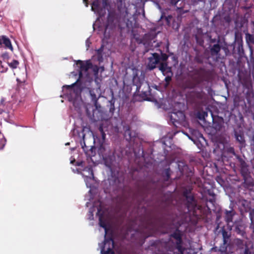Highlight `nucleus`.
<instances>
[{"instance_id":"603ef678","label":"nucleus","mask_w":254,"mask_h":254,"mask_svg":"<svg viewBox=\"0 0 254 254\" xmlns=\"http://www.w3.org/2000/svg\"><path fill=\"white\" fill-rule=\"evenodd\" d=\"M251 61H253V62H254V57H251Z\"/></svg>"},{"instance_id":"4be33fe9","label":"nucleus","mask_w":254,"mask_h":254,"mask_svg":"<svg viewBox=\"0 0 254 254\" xmlns=\"http://www.w3.org/2000/svg\"><path fill=\"white\" fill-rule=\"evenodd\" d=\"M235 214V212L232 210H226L225 220L228 224L232 222Z\"/></svg>"},{"instance_id":"9b49d317","label":"nucleus","mask_w":254,"mask_h":254,"mask_svg":"<svg viewBox=\"0 0 254 254\" xmlns=\"http://www.w3.org/2000/svg\"><path fill=\"white\" fill-rule=\"evenodd\" d=\"M160 61V55L156 53L152 54V57L148 58V68L152 70L156 67V64H159Z\"/></svg>"},{"instance_id":"1a4fd4ad","label":"nucleus","mask_w":254,"mask_h":254,"mask_svg":"<svg viewBox=\"0 0 254 254\" xmlns=\"http://www.w3.org/2000/svg\"><path fill=\"white\" fill-rule=\"evenodd\" d=\"M114 247V241L112 237L106 239L104 240V245L101 249L102 254H114L113 250Z\"/></svg>"},{"instance_id":"49530a36","label":"nucleus","mask_w":254,"mask_h":254,"mask_svg":"<svg viewBox=\"0 0 254 254\" xmlns=\"http://www.w3.org/2000/svg\"><path fill=\"white\" fill-rule=\"evenodd\" d=\"M82 164V162H77L76 165L78 166H81Z\"/></svg>"},{"instance_id":"7c9ffc66","label":"nucleus","mask_w":254,"mask_h":254,"mask_svg":"<svg viewBox=\"0 0 254 254\" xmlns=\"http://www.w3.org/2000/svg\"><path fill=\"white\" fill-rule=\"evenodd\" d=\"M165 75L166 76V77L165 78V81H166L165 86H167L169 85L170 82L172 80V76L173 75V73L171 71L170 73H166V74Z\"/></svg>"},{"instance_id":"6e6552de","label":"nucleus","mask_w":254,"mask_h":254,"mask_svg":"<svg viewBox=\"0 0 254 254\" xmlns=\"http://www.w3.org/2000/svg\"><path fill=\"white\" fill-rule=\"evenodd\" d=\"M221 46L218 44H215L209 47L210 57L214 62H217L221 59L220 53Z\"/></svg>"},{"instance_id":"5fc2aeb1","label":"nucleus","mask_w":254,"mask_h":254,"mask_svg":"<svg viewBox=\"0 0 254 254\" xmlns=\"http://www.w3.org/2000/svg\"><path fill=\"white\" fill-rule=\"evenodd\" d=\"M235 23L237 26H239L238 24H237V21H235Z\"/></svg>"},{"instance_id":"4d7b16f0","label":"nucleus","mask_w":254,"mask_h":254,"mask_svg":"<svg viewBox=\"0 0 254 254\" xmlns=\"http://www.w3.org/2000/svg\"><path fill=\"white\" fill-rule=\"evenodd\" d=\"M252 55H253V51H251V56H252Z\"/></svg>"},{"instance_id":"c9c22d12","label":"nucleus","mask_w":254,"mask_h":254,"mask_svg":"<svg viewBox=\"0 0 254 254\" xmlns=\"http://www.w3.org/2000/svg\"><path fill=\"white\" fill-rule=\"evenodd\" d=\"M115 110V106H114V102H111L110 105V112L113 113L114 111Z\"/></svg>"},{"instance_id":"423d86ee","label":"nucleus","mask_w":254,"mask_h":254,"mask_svg":"<svg viewBox=\"0 0 254 254\" xmlns=\"http://www.w3.org/2000/svg\"><path fill=\"white\" fill-rule=\"evenodd\" d=\"M103 158L106 166L109 169L112 174L115 171L117 164L114 154L110 153L108 155H103Z\"/></svg>"},{"instance_id":"f3484780","label":"nucleus","mask_w":254,"mask_h":254,"mask_svg":"<svg viewBox=\"0 0 254 254\" xmlns=\"http://www.w3.org/2000/svg\"><path fill=\"white\" fill-rule=\"evenodd\" d=\"M81 174L86 179H93L94 178L93 171L91 166L85 167L83 170V173H81Z\"/></svg>"},{"instance_id":"f03ea898","label":"nucleus","mask_w":254,"mask_h":254,"mask_svg":"<svg viewBox=\"0 0 254 254\" xmlns=\"http://www.w3.org/2000/svg\"><path fill=\"white\" fill-rule=\"evenodd\" d=\"M132 235L138 237L136 243L142 244L147 238L152 236L157 230V219L154 216H147L141 219L140 223ZM132 236V238H133Z\"/></svg>"},{"instance_id":"aec40b11","label":"nucleus","mask_w":254,"mask_h":254,"mask_svg":"<svg viewBox=\"0 0 254 254\" xmlns=\"http://www.w3.org/2000/svg\"><path fill=\"white\" fill-rule=\"evenodd\" d=\"M159 69L164 75H165L167 73H170L172 71L171 68L168 66V64L166 62L160 63Z\"/></svg>"},{"instance_id":"39448f33","label":"nucleus","mask_w":254,"mask_h":254,"mask_svg":"<svg viewBox=\"0 0 254 254\" xmlns=\"http://www.w3.org/2000/svg\"><path fill=\"white\" fill-rule=\"evenodd\" d=\"M183 233L177 228L176 230L170 235V238H173L176 240V248L178 251V254H186L185 252L187 249L182 246L183 244Z\"/></svg>"},{"instance_id":"72a5a7b5","label":"nucleus","mask_w":254,"mask_h":254,"mask_svg":"<svg viewBox=\"0 0 254 254\" xmlns=\"http://www.w3.org/2000/svg\"><path fill=\"white\" fill-rule=\"evenodd\" d=\"M168 58V56L164 53H161V56L160 57V60H162L163 62H166L167 59Z\"/></svg>"},{"instance_id":"7ed1b4c3","label":"nucleus","mask_w":254,"mask_h":254,"mask_svg":"<svg viewBox=\"0 0 254 254\" xmlns=\"http://www.w3.org/2000/svg\"><path fill=\"white\" fill-rule=\"evenodd\" d=\"M203 73L204 69L202 68L194 70L193 74L196 77H194V81L187 80L183 84L182 87L184 89L191 90L187 95L188 98L194 101L203 98L205 93L202 87L199 85L203 80Z\"/></svg>"},{"instance_id":"4468645a","label":"nucleus","mask_w":254,"mask_h":254,"mask_svg":"<svg viewBox=\"0 0 254 254\" xmlns=\"http://www.w3.org/2000/svg\"><path fill=\"white\" fill-rule=\"evenodd\" d=\"M123 130L124 131V136L127 140H131L136 136L135 132L131 131V127L129 125H124Z\"/></svg>"},{"instance_id":"c85d7f7f","label":"nucleus","mask_w":254,"mask_h":254,"mask_svg":"<svg viewBox=\"0 0 254 254\" xmlns=\"http://www.w3.org/2000/svg\"><path fill=\"white\" fill-rule=\"evenodd\" d=\"M241 173L243 177L245 182H246L247 176H248V169L247 167L243 166L241 169Z\"/></svg>"},{"instance_id":"864d4df0","label":"nucleus","mask_w":254,"mask_h":254,"mask_svg":"<svg viewBox=\"0 0 254 254\" xmlns=\"http://www.w3.org/2000/svg\"><path fill=\"white\" fill-rule=\"evenodd\" d=\"M17 81L18 84H20V83H22V82L20 81L19 79H17Z\"/></svg>"},{"instance_id":"6e6d98bb","label":"nucleus","mask_w":254,"mask_h":254,"mask_svg":"<svg viewBox=\"0 0 254 254\" xmlns=\"http://www.w3.org/2000/svg\"><path fill=\"white\" fill-rule=\"evenodd\" d=\"M212 249L215 250V251H216L217 248H213Z\"/></svg>"},{"instance_id":"de8ad7c7","label":"nucleus","mask_w":254,"mask_h":254,"mask_svg":"<svg viewBox=\"0 0 254 254\" xmlns=\"http://www.w3.org/2000/svg\"><path fill=\"white\" fill-rule=\"evenodd\" d=\"M83 2H84V3L85 4V5L86 6H88V2H87V0H83Z\"/></svg>"},{"instance_id":"09e8293b","label":"nucleus","mask_w":254,"mask_h":254,"mask_svg":"<svg viewBox=\"0 0 254 254\" xmlns=\"http://www.w3.org/2000/svg\"><path fill=\"white\" fill-rule=\"evenodd\" d=\"M221 126L220 125H218V127L217 126H215V128H216V129H220L221 128Z\"/></svg>"},{"instance_id":"13d9d810","label":"nucleus","mask_w":254,"mask_h":254,"mask_svg":"<svg viewBox=\"0 0 254 254\" xmlns=\"http://www.w3.org/2000/svg\"><path fill=\"white\" fill-rule=\"evenodd\" d=\"M104 135H105V134H103V135H102L103 137H104Z\"/></svg>"},{"instance_id":"79ce46f5","label":"nucleus","mask_w":254,"mask_h":254,"mask_svg":"<svg viewBox=\"0 0 254 254\" xmlns=\"http://www.w3.org/2000/svg\"><path fill=\"white\" fill-rule=\"evenodd\" d=\"M199 2H202L204 4L205 3V0H193L194 4H197Z\"/></svg>"},{"instance_id":"58836bf2","label":"nucleus","mask_w":254,"mask_h":254,"mask_svg":"<svg viewBox=\"0 0 254 254\" xmlns=\"http://www.w3.org/2000/svg\"><path fill=\"white\" fill-rule=\"evenodd\" d=\"M1 57L4 59H8L9 58V55L8 53L5 52L1 55Z\"/></svg>"},{"instance_id":"f257e3e1","label":"nucleus","mask_w":254,"mask_h":254,"mask_svg":"<svg viewBox=\"0 0 254 254\" xmlns=\"http://www.w3.org/2000/svg\"><path fill=\"white\" fill-rule=\"evenodd\" d=\"M118 13L110 12L108 15L106 23L104 28V39L108 40L117 29L121 34L130 33L132 38L139 44L145 47L144 53L150 50L151 40L154 36L150 33H146L142 38L137 36L135 29L139 27L137 16L128 12L126 6L125 0H117Z\"/></svg>"},{"instance_id":"20e7f679","label":"nucleus","mask_w":254,"mask_h":254,"mask_svg":"<svg viewBox=\"0 0 254 254\" xmlns=\"http://www.w3.org/2000/svg\"><path fill=\"white\" fill-rule=\"evenodd\" d=\"M183 196L185 197V208L183 212L184 221H190L192 217L196 220L200 219L202 214V207L197 204L190 190H184Z\"/></svg>"},{"instance_id":"dca6fc26","label":"nucleus","mask_w":254,"mask_h":254,"mask_svg":"<svg viewBox=\"0 0 254 254\" xmlns=\"http://www.w3.org/2000/svg\"><path fill=\"white\" fill-rule=\"evenodd\" d=\"M76 64L79 66L81 71H87L92 66V64L90 60L84 62L81 60L76 61Z\"/></svg>"},{"instance_id":"473e14b6","label":"nucleus","mask_w":254,"mask_h":254,"mask_svg":"<svg viewBox=\"0 0 254 254\" xmlns=\"http://www.w3.org/2000/svg\"><path fill=\"white\" fill-rule=\"evenodd\" d=\"M8 65L12 69L16 68L19 64V62L16 60H13L11 63H8Z\"/></svg>"},{"instance_id":"2f4dec72","label":"nucleus","mask_w":254,"mask_h":254,"mask_svg":"<svg viewBox=\"0 0 254 254\" xmlns=\"http://www.w3.org/2000/svg\"><path fill=\"white\" fill-rule=\"evenodd\" d=\"M173 17L171 15H168V16H165L164 13H163L161 16V19L163 20L164 19L165 20L166 23L168 25H169L171 23V21Z\"/></svg>"},{"instance_id":"c03bdc74","label":"nucleus","mask_w":254,"mask_h":254,"mask_svg":"<svg viewBox=\"0 0 254 254\" xmlns=\"http://www.w3.org/2000/svg\"><path fill=\"white\" fill-rule=\"evenodd\" d=\"M250 229L252 230L253 236L254 237V223L253 222L251 224Z\"/></svg>"},{"instance_id":"f704fd0d","label":"nucleus","mask_w":254,"mask_h":254,"mask_svg":"<svg viewBox=\"0 0 254 254\" xmlns=\"http://www.w3.org/2000/svg\"><path fill=\"white\" fill-rule=\"evenodd\" d=\"M165 174L167 177L166 180H168L170 177V168H168L165 170Z\"/></svg>"},{"instance_id":"c756f323","label":"nucleus","mask_w":254,"mask_h":254,"mask_svg":"<svg viewBox=\"0 0 254 254\" xmlns=\"http://www.w3.org/2000/svg\"><path fill=\"white\" fill-rule=\"evenodd\" d=\"M76 83L72 84L71 85H66V87L68 89H70L71 90H73V92L75 93L76 95H77L79 92L81 91V90L78 88H75Z\"/></svg>"},{"instance_id":"f8f14e48","label":"nucleus","mask_w":254,"mask_h":254,"mask_svg":"<svg viewBox=\"0 0 254 254\" xmlns=\"http://www.w3.org/2000/svg\"><path fill=\"white\" fill-rule=\"evenodd\" d=\"M170 119L173 124L175 123H181L185 120L186 116L183 112L178 111L176 112H173L170 116Z\"/></svg>"},{"instance_id":"0eeeda50","label":"nucleus","mask_w":254,"mask_h":254,"mask_svg":"<svg viewBox=\"0 0 254 254\" xmlns=\"http://www.w3.org/2000/svg\"><path fill=\"white\" fill-rule=\"evenodd\" d=\"M221 232L222 236L223 243L221 245L219 248H221L222 250H226L227 248L231 245V232L227 231L224 227L221 229Z\"/></svg>"},{"instance_id":"bf43d9fd","label":"nucleus","mask_w":254,"mask_h":254,"mask_svg":"<svg viewBox=\"0 0 254 254\" xmlns=\"http://www.w3.org/2000/svg\"><path fill=\"white\" fill-rule=\"evenodd\" d=\"M100 128H101V131H103V128H102L101 127H100Z\"/></svg>"},{"instance_id":"2eb2a0df","label":"nucleus","mask_w":254,"mask_h":254,"mask_svg":"<svg viewBox=\"0 0 254 254\" xmlns=\"http://www.w3.org/2000/svg\"><path fill=\"white\" fill-rule=\"evenodd\" d=\"M91 9L95 12L97 13L100 17L103 15L104 13H105V9L101 8L98 0H96L92 2Z\"/></svg>"},{"instance_id":"b1692460","label":"nucleus","mask_w":254,"mask_h":254,"mask_svg":"<svg viewBox=\"0 0 254 254\" xmlns=\"http://www.w3.org/2000/svg\"><path fill=\"white\" fill-rule=\"evenodd\" d=\"M245 38L246 42L249 45L254 44V35L248 33L245 35Z\"/></svg>"},{"instance_id":"8fccbe9b","label":"nucleus","mask_w":254,"mask_h":254,"mask_svg":"<svg viewBox=\"0 0 254 254\" xmlns=\"http://www.w3.org/2000/svg\"><path fill=\"white\" fill-rule=\"evenodd\" d=\"M223 49L225 51L226 55H228L227 52V49L225 48H224Z\"/></svg>"},{"instance_id":"393cba45","label":"nucleus","mask_w":254,"mask_h":254,"mask_svg":"<svg viewBox=\"0 0 254 254\" xmlns=\"http://www.w3.org/2000/svg\"><path fill=\"white\" fill-rule=\"evenodd\" d=\"M104 49V46L102 45L101 47L96 50L97 60L99 62H102L103 61V52Z\"/></svg>"},{"instance_id":"3c124183","label":"nucleus","mask_w":254,"mask_h":254,"mask_svg":"<svg viewBox=\"0 0 254 254\" xmlns=\"http://www.w3.org/2000/svg\"><path fill=\"white\" fill-rule=\"evenodd\" d=\"M215 42V39H211V42L213 43Z\"/></svg>"},{"instance_id":"a878e982","label":"nucleus","mask_w":254,"mask_h":254,"mask_svg":"<svg viewBox=\"0 0 254 254\" xmlns=\"http://www.w3.org/2000/svg\"><path fill=\"white\" fill-rule=\"evenodd\" d=\"M235 231L237 234L241 236L243 238L246 237V233L242 226H237Z\"/></svg>"},{"instance_id":"a211bd4d","label":"nucleus","mask_w":254,"mask_h":254,"mask_svg":"<svg viewBox=\"0 0 254 254\" xmlns=\"http://www.w3.org/2000/svg\"><path fill=\"white\" fill-rule=\"evenodd\" d=\"M234 135L236 140L241 145H244L245 144L244 135L242 131H237L234 130Z\"/></svg>"},{"instance_id":"ddd939ff","label":"nucleus","mask_w":254,"mask_h":254,"mask_svg":"<svg viewBox=\"0 0 254 254\" xmlns=\"http://www.w3.org/2000/svg\"><path fill=\"white\" fill-rule=\"evenodd\" d=\"M4 48L13 51V48L9 38L5 35L0 36V48Z\"/></svg>"},{"instance_id":"37998d69","label":"nucleus","mask_w":254,"mask_h":254,"mask_svg":"<svg viewBox=\"0 0 254 254\" xmlns=\"http://www.w3.org/2000/svg\"><path fill=\"white\" fill-rule=\"evenodd\" d=\"M142 192L141 190H138V191H137V193H136V195H141V198L142 199H143V195H142Z\"/></svg>"},{"instance_id":"412c9836","label":"nucleus","mask_w":254,"mask_h":254,"mask_svg":"<svg viewBox=\"0 0 254 254\" xmlns=\"http://www.w3.org/2000/svg\"><path fill=\"white\" fill-rule=\"evenodd\" d=\"M97 214L99 215V225L100 227L103 228L105 229V232L106 233L107 230V227L106 221L104 218V215L103 213L100 214V210H98Z\"/></svg>"},{"instance_id":"6ab92c4d","label":"nucleus","mask_w":254,"mask_h":254,"mask_svg":"<svg viewBox=\"0 0 254 254\" xmlns=\"http://www.w3.org/2000/svg\"><path fill=\"white\" fill-rule=\"evenodd\" d=\"M132 83L136 86V91H139L141 87V82L137 73H134L132 77Z\"/></svg>"},{"instance_id":"a19ab883","label":"nucleus","mask_w":254,"mask_h":254,"mask_svg":"<svg viewBox=\"0 0 254 254\" xmlns=\"http://www.w3.org/2000/svg\"><path fill=\"white\" fill-rule=\"evenodd\" d=\"M244 254H251V252L249 250V249L248 248V247H246L244 251Z\"/></svg>"},{"instance_id":"4c0bfd02","label":"nucleus","mask_w":254,"mask_h":254,"mask_svg":"<svg viewBox=\"0 0 254 254\" xmlns=\"http://www.w3.org/2000/svg\"><path fill=\"white\" fill-rule=\"evenodd\" d=\"M224 19L225 21L227 23H229L231 21V18L229 15L225 16Z\"/></svg>"},{"instance_id":"cd10ccee","label":"nucleus","mask_w":254,"mask_h":254,"mask_svg":"<svg viewBox=\"0 0 254 254\" xmlns=\"http://www.w3.org/2000/svg\"><path fill=\"white\" fill-rule=\"evenodd\" d=\"M209 194L210 196H212V197L211 198H209V199L207 200V202H206V205L208 209H210L207 203L209 202L212 204V206H214V203L215 202V195L213 192H209Z\"/></svg>"},{"instance_id":"e433bc0d","label":"nucleus","mask_w":254,"mask_h":254,"mask_svg":"<svg viewBox=\"0 0 254 254\" xmlns=\"http://www.w3.org/2000/svg\"><path fill=\"white\" fill-rule=\"evenodd\" d=\"M0 65L2 68V69L0 70L1 72H6L7 70V67H4V65L2 64V62L1 61H0Z\"/></svg>"},{"instance_id":"9d476101","label":"nucleus","mask_w":254,"mask_h":254,"mask_svg":"<svg viewBox=\"0 0 254 254\" xmlns=\"http://www.w3.org/2000/svg\"><path fill=\"white\" fill-rule=\"evenodd\" d=\"M166 1L172 6H175L179 10L180 15L182 16L185 13L189 12V10L183 9L185 5V0H166Z\"/></svg>"},{"instance_id":"bb28decb","label":"nucleus","mask_w":254,"mask_h":254,"mask_svg":"<svg viewBox=\"0 0 254 254\" xmlns=\"http://www.w3.org/2000/svg\"><path fill=\"white\" fill-rule=\"evenodd\" d=\"M80 144H81V147H82V148L83 149V150L85 152H86L89 149H90L92 148V145L87 146L86 145L85 142V134H83V136H82V141H81Z\"/></svg>"},{"instance_id":"a18cd8bd","label":"nucleus","mask_w":254,"mask_h":254,"mask_svg":"<svg viewBox=\"0 0 254 254\" xmlns=\"http://www.w3.org/2000/svg\"><path fill=\"white\" fill-rule=\"evenodd\" d=\"M237 243L238 244H241V245H243V241L240 239H237Z\"/></svg>"},{"instance_id":"5701e85b","label":"nucleus","mask_w":254,"mask_h":254,"mask_svg":"<svg viewBox=\"0 0 254 254\" xmlns=\"http://www.w3.org/2000/svg\"><path fill=\"white\" fill-rule=\"evenodd\" d=\"M89 93L91 98V101L93 102L94 106L97 108V103L98 98L97 97L94 91V90H90L89 91Z\"/></svg>"},{"instance_id":"ea45409f","label":"nucleus","mask_w":254,"mask_h":254,"mask_svg":"<svg viewBox=\"0 0 254 254\" xmlns=\"http://www.w3.org/2000/svg\"><path fill=\"white\" fill-rule=\"evenodd\" d=\"M218 251L220 252V254H230L226 250H222L221 248L218 249Z\"/></svg>"}]
</instances>
